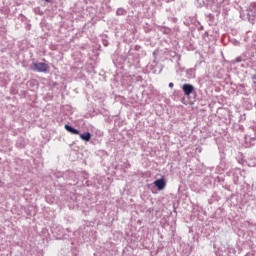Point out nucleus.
<instances>
[{
	"label": "nucleus",
	"instance_id": "f257e3e1",
	"mask_svg": "<svg viewBox=\"0 0 256 256\" xmlns=\"http://www.w3.org/2000/svg\"><path fill=\"white\" fill-rule=\"evenodd\" d=\"M30 69L31 71H37L38 73H47V71H49V64L43 62L32 63Z\"/></svg>",
	"mask_w": 256,
	"mask_h": 256
},
{
	"label": "nucleus",
	"instance_id": "f03ea898",
	"mask_svg": "<svg viewBox=\"0 0 256 256\" xmlns=\"http://www.w3.org/2000/svg\"><path fill=\"white\" fill-rule=\"evenodd\" d=\"M154 185H155V187H157L158 191H163V189H165V185H167V183L165 182V178H161V179H157L156 181H154Z\"/></svg>",
	"mask_w": 256,
	"mask_h": 256
},
{
	"label": "nucleus",
	"instance_id": "7ed1b4c3",
	"mask_svg": "<svg viewBox=\"0 0 256 256\" xmlns=\"http://www.w3.org/2000/svg\"><path fill=\"white\" fill-rule=\"evenodd\" d=\"M182 90L184 92V95H186L187 97H189V95H191V93H193V91L195 90V88L193 87V85L191 84H184L182 86Z\"/></svg>",
	"mask_w": 256,
	"mask_h": 256
},
{
	"label": "nucleus",
	"instance_id": "20e7f679",
	"mask_svg": "<svg viewBox=\"0 0 256 256\" xmlns=\"http://www.w3.org/2000/svg\"><path fill=\"white\" fill-rule=\"evenodd\" d=\"M65 129L66 131H68L69 133H72V135H79V130L69 126V125H65Z\"/></svg>",
	"mask_w": 256,
	"mask_h": 256
},
{
	"label": "nucleus",
	"instance_id": "39448f33",
	"mask_svg": "<svg viewBox=\"0 0 256 256\" xmlns=\"http://www.w3.org/2000/svg\"><path fill=\"white\" fill-rule=\"evenodd\" d=\"M80 139H82V141H91V133L86 132L84 134H80Z\"/></svg>",
	"mask_w": 256,
	"mask_h": 256
},
{
	"label": "nucleus",
	"instance_id": "423d86ee",
	"mask_svg": "<svg viewBox=\"0 0 256 256\" xmlns=\"http://www.w3.org/2000/svg\"><path fill=\"white\" fill-rule=\"evenodd\" d=\"M243 61V58L241 56H238L235 60L234 63H241Z\"/></svg>",
	"mask_w": 256,
	"mask_h": 256
},
{
	"label": "nucleus",
	"instance_id": "0eeeda50",
	"mask_svg": "<svg viewBox=\"0 0 256 256\" xmlns=\"http://www.w3.org/2000/svg\"><path fill=\"white\" fill-rule=\"evenodd\" d=\"M174 85H175V84H173V82H170V83H169V87H170V88H173Z\"/></svg>",
	"mask_w": 256,
	"mask_h": 256
},
{
	"label": "nucleus",
	"instance_id": "6e6552de",
	"mask_svg": "<svg viewBox=\"0 0 256 256\" xmlns=\"http://www.w3.org/2000/svg\"><path fill=\"white\" fill-rule=\"evenodd\" d=\"M46 1V3H50L51 2V0H45Z\"/></svg>",
	"mask_w": 256,
	"mask_h": 256
},
{
	"label": "nucleus",
	"instance_id": "1a4fd4ad",
	"mask_svg": "<svg viewBox=\"0 0 256 256\" xmlns=\"http://www.w3.org/2000/svg\"><path fill=\"white\" fill-rule=\"evenodd\" d=\"M252 79H256V74L252 77Z\"/></svg>",
	"mask_w": 256,
	"mask_h": 256
},
{
	"label": "nucleus",
	"instance_id": "9d476101",
	"mask_svg": "<svg viewBox=\"0 0 256 256\" xmlns=\"http://www.w3.org/2000/svg\"><path fill=\"white\" fill-rule=\"evenodd\" d=\"M117 14H119V10L117 11Z\"/></svg>",
	"mask_w": 256,
	"mask_h": 256
}]
</instances>
